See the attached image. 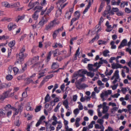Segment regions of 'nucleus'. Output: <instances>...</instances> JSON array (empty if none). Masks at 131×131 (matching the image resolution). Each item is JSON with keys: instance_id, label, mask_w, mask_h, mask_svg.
<instances>
[{"instance_id": "f257e3e1", "label": "nucleus", "mask_w": 131, "mask_h": 131, "mask_svg": "<svg viewBox=\"0 0 131 131\" xmlns=\"http://www.w3.org/2000/svg\"><path fill=\"white\" fill-rule=\"evenodd\" d=\"M104 63L107 64L108 62L106 60H104L101 61H99L98 63L96 62L93 64H88V69L89 70L92 71L93 72L97 71L99 68Z\"/></svg>"}, {"instance_id": "f03ea898", "label": "nucleus", "mask_w": 131, "mask_h": 131, "mask_svg": "<svg viewBox=\"0 0 131 131\" xmlns=\"http://www.w3.org/2000/svg\"><path fill=\"white\" fill-rule=\"evenodd\" d=\"M25 51V47L23 46L21 49L20 50V52L19 54L17 56V60L16 61V63H20L21 64L22 61L27 56V54L26 53L24 54V52Z\"/></svg>"}, {"instance_id": "7ed1b4c3", "label": "nucleus", "mask_w": 131, "mask_h": 131, "mask_svg": "<svg viewBox=\"0 0 131 131\" xmlns=\"http://www.w3.org/2000/svg\"><path fill=\"white\" fill-rule=\"evenodd\" d=\"M82 71V69L79 70L78 71L74 72V77H78V76L82 77V78L79 79L81 82L85 81L86 79V77L84 75V74L81 73Z\"/></svg>"}, {"instance_id": "20e7f679", "label": "nucleus", "mask_w": 131, "mask_h": 131, "mask_svg": "<svg viewBox=\"0 0 131 131\" xmlns=\"http://www.w3.org/2000/svg\"><path fill=\"white\" fill-rule=\"evenodd\" d=\"M105 26L107 27V28L105 30L107 32H110L111 31L113 28L114 27L116 28L117 26V25L115 24H114L113 27L111 26V25H109V22L108 21H107L105 24Z\"/></svg>"}, {"instance_id": "39448f33", "label": "nucleus", "mask_w": 131, "mask_h": 131, "mask_svg": "<svg viewBox=\"0 0 131 131\" xmlns=\"http://www.w3.org/2000/svg\"><path fill=\"white\" fill-rule=\"evenodd\" d=\"M112 93V91L111 90H108L107 91H104V92H102L100 94V97L102 99V101H104V97H107L108 95H110Z\"/></svg>"}, {"instance_id": "423d86ee", "label": "nucleus", "mask_w": 131, "mask_h": 131, "mask_svg": "<svg viewBox=\"0 0 131 131\" xmlns=\"http://www.w3.org/2000/svg\"><path fill=\"white\" fill-rule=\"evenodd\" d=\"M63 30V26L61 28H59L55 30L52 35L53 37V39L56 38V36L58 35L59 33L62 31Z\"/></svg>"}, {"instance_id": "0eeeda50", "label": "nucleus", "mask_w": 131, "mask_h": 131, "mask_svg": "<svg viewBox=\"0 0 131 131\" xmlns=\"http://www.w3.org/2000/svg\"><path fill=\"white\" fill-rule=\"evenodd\" d=\"M12 90L11 89H9L7 91L4 92L1 97V99H4L6 98L9 97V94Z\"/></svg>"}, {"instance_id": "6e6552de", "label": "nucleus", "mask_w": 131, "mask_h": 131, "mask_svg": "<svg viewBox=\"0 0 131 131\" xmlns=\"http://www.w3.org/2000/svg\"><path fill=\"white\" fill-rule=\"evenodd\" d=\"M81 73L84 74H86L88 76L90 77L91 78H93L94 75V73H91V72H88L86 70H83L82 69V71Z\"/></svg>"}, {"instance_id": "1a4fd4ad", "label": "nucleus", "mask_w": 131, "mask_h": 131, "mask_svg": "<svg viewBox=\"0 0 131 131\" xmlns=\"http://www.w3.org/2000/svg\"><path fill=\"white\" fill-rule=\"evenodd\" d=\"M17 26L16 24L10 23L8 25L7 27L8 30L9 31L14 29L16 28Z\"/></svg>"}, {"instance_id": "9d476101", "label": "nucleus", "mask_w": 131, "mask_h": 131, "mask_svg": "<svg viewBox=\"0 0 131 131\" xmlns=\"http://www.w3.org/2000/svg\"><path fill=\"white\" fill-rule=\"evenodd\" d=\"M49 19V16L48 13L45 14L43 17L41 19L42 21L45 24L47 23Z\"/></svg>"}, {"instance_id": "9b49d317", "label": "nucleus", "mask_w": 131, "mask_h": 131, "mask_svg": "<svg viewBox=\"0 0 131 131\" xmlns=\"http://www.w3.org/2000/svg\"><path fill=\"white\" fill-rule=\"evenodd\" d=\"M112 67L113 69H117L118 68H121V65L118 64H115L113 63L112 64Z\"/></svg>"}, {"instance_id": "f8f14e48", "label": "nucleus", "mask_w": 131, "mask_h": 131, "mask_svg": "<svg viewBox=\"0 0 131 131\" xmlns=\"http://www.w3.org/2000/svg\"><path fill=\"white\" fill-rule=\"evenodd\" d=\"M49 25L52 28L54 27L55 26L58 24L56 21V20L55 19L50 22L49 24Z\"/></svg>"}, {"instance_id": "ddd939ff", "label": "nucleus", "mask_w": 131, "mask_h": 131, "mask_svg": "<svg viewBox=\"0 0 131 131\" xmlns=\"http://www.w3.org/2000/svg\"><path fill=\"white\" fill-rule=\"evenodd\" d=\"M6 112L5 110L2 109H0V117H4L6 115Z\"/></svg>"}, {"instance_id": "4468645a", "label": "nucleus", "mask_w": 131, "mask_h": 131, "mask_svg": "<svg viewBox=\"0 0 131 131\" xmlns=\"http://www.w3.org/2000/svg\"><path fill=\"white\" fill-rule=\"evenodd\" d=\"M39 57L38 56H35L33 57L31 60L32 63H34L38 61L39 60Z\"/></svg>"}, {"instance_id": "2eb2a0df", "label": "nucleus", "mask_w": 131, "mask_h": 131, "mask_svg": "<svg viewBox=\"0 0 131 131\" xmlns=\"http://www.w3.org/2000/svg\"><path fill=\"white\" fill-rule=\"evenodd\" d=\"M39 11L36 10V11L34 14L32 15V18L35 20H36L37 19L38 16V13L39 12Z\"/></svg>"}, {"instance_id": "dca6fc26", "label": "nucleus", "mask_w": 131, "mask_h": 131, "mask_svg": "<svg viewBox=\"0 0 131 131\" xmlns=\"http://www.w3.org/2000/svg\"><path fill=\"white\" fill-rule=\"evenodd\" d=\"M91 5V0H89V2L87 7L84 9L83 12V14H85L88 11Z\"/></svg>"}, {"instance_id": "f3484780", "label": "nucleus", "mask_w": 131, "mask_h": 131, "mask_svg": "<svg viewBox=\"0 0 131 131\" xmlns=\"http://www.w3.org/2000/svg\"><path fill=\"white\" fill-rule=\"evenodd\" d=\"M62 104L66 109L69 107L68 102L67 99L65 100L63 102Z\"/></svg>"}, {"instance_id": "a211bd4d", "label": "nucleus", "mask_w": 131, "mask_h": 131, "mask_svg": "<svg viewBox=\"0 0 131 131\" xmlns=\"http://www.w3.org/2000/svg\"><path fill=\"white\" fill-rule=\"evenodd\" d=\"M105 2L102 1L101 3L100 7L99 8L98 12L99 13L100 12L102 9L103 7L105 5Z\"/></svg>"}, {"instance_id": "6ab92c4d", "label": "nucleus", "mask_w": 131, "mask_h": 131, "mask_svg": "<svg viewBox=\"0 0 131 131\" xmlns=\"http://www.w3.org/2000/svg\"><path fill=\"white\" fill-rule=\"evenodd\" d=\"M59 66V65L57 63L53 62L51 66V68L53 69H55L58 68Z\"/></svg>"}, {"instance_id": "aec40b11", "label": "nucleus", "mask_w": 131, "mask_h": 131, "mask_svg": "<svg viewBox=\"0 0 131 131\" xmlns=\"http://www.w3.org/2000/svg\"><path fill=\"white\" fill-rule=\"evenodd\" d=\"M62 14V10L61 9L59 8L58 10L57 11L56 15L57 17H58L59 16H60Z\"/></svg>"}, {"instance_id": "412c9836", "label": "nucleus", "mask_w": 131, "mask_h": 131, "mask_svg": "<svg viewBox=\"0 0 131 131\" xmlns=\"http://www.w3.org/2000/svg\"><path fill=\"white\" fill-rule=\"evenodd\" d=\"M119 71L118 70H116L114 74V75L112 77L111 79V80H113L114 79L115 77H119Z\"/></svg>"}, {"instance_id": "4be33fe9", "label": "nucleus", "mask_w": 131, "mask_h": 131, "mask_svg": "<svg viewBox=\"0 0 131 131\" xmlns=\"http://www.w3.org/2000/svg\"><path fill=\"white\" fill-rule=\"evenodd\" d=\"M88 87V86L87 85L83 83L82 84H81L80 85L79 88H78V89L79 90H81L82 89H84Z\"/></svg>"}, {"instance_id": "5701e85b", "label": "nucleus", "mask_w": 131, "mask_h": 131, "mask_svg": "<svg viewBox=\"0 0 131 131\" xmlns=\"http://www.w3.org/2000/svg\"><path fill=\"white\" fill-rule=\"evenodd\" d=\"M81 83L82 82L79 79L78 80H76L75 82V84L76 87L77 89L81 84Z\"/></svg>"}, {"instance_id": "b1692460", "label": "nucleus", "mask_w": 131, "mask_h": 131, "mask_svg": "<svg viewBox=\"0 0 131 131\" xmlns=\"http://www.w3.org/2000/svg\"><path fill=\"white\" fill-rule=\"evenodd\" d=\"M20 6V4L19 2H16L15 3L10 5L11 7H18Z\"/></svg>"}, {"instance_id": "393cba45", "label": "nucleus", "mask_w": 131, "mask_h": 131, "mask_svg": "<svg viewBox=\"0 0 131 131\" xmlns=\"http://www.w3.org/2000/svg\"><path fill=\"white\" fill-rule=\"evenodd\" d=\"M80 120V118L77 117L76 118L75 125L77 127H78L79 126V122Z\"/></svg>"}, {"instance_id": "a878e982", "label": "nucleus", "mask_w": 131, "mask_h": 131, "mask_svg": "<svg viewBox=\"0 0 131 131\" xmlns=\"http://www.w3.org/2000/svg\"><path fill=\"white\" fill-rule=\"evenodd\" d=\"M50 97L49 96V94H47L45 98V103L49 102L50 100Z\"/></svg>"}, {"instance_id": "bb28decb", "label": "nucleus", "mask_w": 131, "mask_h": 131, "mask_svg": "<svg viewBox=\"0 0 131 131\" xmlns=\"http://www.w3.org/2000/svg\"><path fill=\"white\" fill-rule=\"evenodd\" d=\"M104 20V18L102 17H101L100 19V20L99 22L98 25H96V28L97 29L99 27V26L101 25V24L103 22Z\"/></svg>"}, {"instance_id": "cd10ccee", "label": "nucleus", "mask_w": 131, "mask_h": 131, "mask_svg": "<svg viewBox=\"0 0 131 131\" xmlns=\"http://www.w3.org/2000/svg\"><path fill=\"white\" fill-rule=\"evenodd\" d=\"M19 118L18 117H17L16 121L15 123V124L16 126H19L20 123L19 122Z\"/></svg>"}, {"instance_id": "c85d7f7f", "label": "nucleus", "mask_w": 131, "mask_h": 131, "mask_svg": "<svg viewBox=\"0 0 131 131\" xmlns=\"http://www.w3.org/2000/svg\"><path fill=\"white\" fill-rule=\"evenodd\" d=\"M99 38V36L98 35H97L96 36H95L94 38H93L91 40L89 41V43H93L95 40H98Z\"/></svg>"}, {"instance_id": "c756f323", "label": "nucleus", "mask_w": 131, "mask_h": 131, "mask_svg": "<svg viewBox=\"0 0 131 131\" xmlns=\"http://www.w3.org/2000/svg\"><path fill=\"white\" fill-rule=\"evenodd\" d=\"M99 38V36L98 35H97L96 36H95L94 38H93L91 40L89 41V43H93L95 40H98Z\"/></svg>"}, {"instance_id": "7c9ffc66", "label": "nucleus", "mask_w": 131, "mask_h": 131, "mask_svg": "<svg viewBox=\"0 0 131 131\" xmlns=\"http://www.w3.org/2000/svg\"><path fill=\"white\" fill-rule=\"evenodd\" d=\"M71 16V14L69 13V12H66L65 15V17L67 18L68 20L69 19Z\"/></svg>"}, {"instance_id": "2f4dec72", "label": "nucleus", "mask_w": 131, "mask_h": 131, "mask_svg": "<svg viewBox=\"0 0 131 131\" xmlns=\"http://www.w3.org/2000/svg\"><path fill=\"white\" fill-rule=\"evenodd\" d=\"M98 44L99 45H106V41H103L101 40H100L98 41Z\"/></svg>"}, {"instance_id": "473e14b6", "label": "nucleus", "mask_w": 131, "mask_h": 131, "mask_svg": "<svg viewBox=\"0 0 131 131\" xmlns=\"http://www.w3.org/2000/svg\"><path fill=\"white\" fill-rule=\"evenodd\" d=\"M51 51H50L47 57L46 62L47 63H48L50 60L51 58Z\"/></svg>"}, {"instance_id": "72a5a7b5", "label": "nucleus", "mask_w": 131, "mask_h": 131, "mask_svg": "<svg viewBox=\"0 0 131 131\" xmlns=\"http://www.w3.org/2000/svg\"><path fill=\"white\" fill-rule=\"evenodd\" d=\"M52 28V27L48 24V25L46 26L45 29L46 30L49 31H50Z\"/></svg>"}, {"instance_id": "f704fd0d", "label": "nucleus", "mask_w": 131, "mask_h": 131, "mask_svg": "<svg viewBox=\"0 0 131 131\" xmlns=\"http://www.w3.org/2000/svg\"><path fill=\"white\" fill-rule=\"evenodd\" d=\"M15 44V41L13 40L10 41L9 43V46L10 48L13 47Z\"/></svg>"}, {"instance_id": "c9c22d12", "label": "nucleus", "mask_w": 131, "mask_h": 131, "mask_svg": "<svg viewBox=\"0 0 131 131\" xmlns=\"http://www.w3.org/2000/svg\"><path fill=\"white\" fill-rule=\"evenodd\" d=\"M74 15L75 17L78 18V19H79L80 16V12L78 11H76Z\"/></svg>"}, {"instance_id": "e433bc0d", "label": "nucleus", "mask_w": 131, "mask_h": 131, "mask_svg": "<svg viewBox=\"0 0 131 131\" xmlns=\"http://www.w3.org/2000/svg\"><path fill=\"white\" fill-rule=\"evenodd\" d=\"M74 73L73 74V76L72 77V79L71 80V82L72 83H74L75 82V80H77L78 78V77H74Z\"/></svg>"}, {"instance_id": "4c0bfd02", "label": "nucleus", "mask_w": 131, "mask_h": 131, "mask_svg": "<svg viewBox=\"0 0 131 131\" xmlns=\"http://www.w3.org/2000/svg\"><path fill=\"white\" fill-rule=\"evenodd\" d=\"M66 51L65 50H63L62 51H59L58 53V55H62L64 54H66Z\"/></svg>"}, {"instance_id": "58836bf2", "label": "nucleus", "mask_w": 131, "mask_h": 131, "mask_svg": "<svg viewBox=\"0 0 131 131\" xmlns=\"http://www.w3.org/2000/svg\"><path fill=\"white\" fill-rule=\"evenodd\" d=\"M70 50L69 52L68 53V54H67L66 55L64 56V58H67L69 56H70L71 55V50L72 48V47L71 46H70Z\"/></svg>"}, {"instance_id": "ea45409f", "label": "nucleus", "mask_w": 131, "mask_h": 131, "mask_svg": "<svg viewBox=\"0 0 131 131\" xmlns=\"http://www.w3.org/2000/svg\"><path fill=\"white\" fill-rule=\"evenodd\" d=\"M95 122L93 121L91 122L90 124L88 125V127L89 128H92L93 127V124H95Z\"/></svg>"}, {"instance_id": "a19ab883", "label": "nucleus", "mask_w": 131, "mask_h": 131, "mask_svg": "<svg viewBox=\"0 0 131 131\" xmlns=\"http://www.w3.org/2000/svg\"><path fill=\"white\" fill-rule=\"evenodd\" d=\"M119 80V81L121 80V79L119 78V77H116L115 78V80L113 82V83L114 84H115L118 81V80Z\"/></svg>"}, {"instance_id": "79ce46f5", "label": "nucleus", "mask_w": 131, "mask_h": 131, "mask_svg": "<svg viewBox=\"0 0 131 131\" xmlns=\"http://www.w3.org/2000/svg\"><path fill=\"white\" fill-rule=\"evenodd\" d=\"M114 41H112L110 43V44L111 45V48L112 49H115L116 48V46L114 45Z\"/></svg>"}, {"instance_id": "37998d69", "label": "nucleus", "mask_w": 131, "mask_h": 131, "mask_svg": "<svg viewBox=\"0 0 131 131\" xmlns=\"http://www.w3.org/2000/svg\"><path fill=\"white\" fill-rule=\"evenodd\" d=\"M59 50L58 49H56L55 50L53 51V52L54 53V57L57 56H58L57 55L58 52H59Z\"/></svg>"}, {"instance_id": "c03bdc74", "label": "nucleus", "mask_w": 131, "mask_h": 131, "mask_svg": "<svg viewBox=\"0 0 131 131\" xmlns=\"http://www.w3.org/2000/svg\"><path fill=\"white\" fill-rule=\"evenodd\" d=\"M65 1H64V0H59L56 3V4L57 5L59 4V5H60L64 3Z\"/></svg>"}, {"instance_id": "a18cd8bd", "label": "nucleus", "mask_w": 131, "mask_h": 131, "mask_svg": "<svg viewBox=\"0 0 131 131\" xmlns=\"http://www.w3.org/2000/svg\"><path fill=\"white\" fill-rule=\"evenodd\" d=\"M103 113H105L106 112L108 111L107 107V106H103Z\"/></svg>"}, {"instance_id": "49530a36", "label": "nucleus", "mask_w": 131, "mask_h": 131, "mask_svg": "<svg viewBox=\"0 0 131 131\" xmlns=\"http://www.w3.org/2000/svg\"><path fill=\"white\" fill-rule=\"evenodd\" d=\"M3 4L5 7H11L10 5L7 2H4L3 3Z\"/></svg>"}, {"instance_id": "de8ad7c7", "label": "nucleus", "mask_w": 131, "mask_h": 131, "mask_svg": "<svg viewBox=\"0 0 131 131\" xmlns=\"http://www.w3.org/2000/svg\"><path fill=\"white\" fill-rule=\"evenodd\" d=\"M78 18H77L76 17L73 18H72L71 21L70 26L72 25L74 21L76 20H78Z\"/></svg>"}, {"instance_id": "09e8293b", "label": "nucleus", "mask_w": 131, "mask_h": 131, "mask_svg": "<svg viewBox=\"0 0 131 131\" xmlns=\"http://www.w3.org/2000/svg\"><path fill=\"white\" fill-rule=\"evenodd\" d=\"M108 72L107 70V69L106 70L105 74L106 75H110L111 74L113 73V70H111L109 73H107V74H106V72Z\"/></svg>"}, {"instance_id": "8fccbe9b", "label": "nucleus", "mask_w": 131, "mask_h": 131, "mask_svg": "<svg viewBox=\"0 0 131 131\" xmlns=\"http://www.w3.org/2000/svg\"><path fill=\"white\" fill-rule=\"evenodd\" d=\"M41 106V105L37 106L35 109V112H38L40 111V110Z\"/></svg>"}, {"instance_id": "3c124183", "label": "nucleus", "mask_w": 131, "mask_h": 131, "mask_svg": "<svg viewBox=\"0 0 131 131\" xmlns=\"http://www.w3.org/2000/svg\"><path fill=\"white\" fill-rule=\"evenodd\" d=\"M13 78L12 75L9 74L6 76V79L8 80H10Z\"/></svg>"}, {"instance_id": "603ef678", "label": "nucleus", "mask_w": 131, "mask_h": 131, "mask_svg": "<svg viewBox=\"0 0 131 131\" xmlns=\"http://www.w3.org/2000/svg\"><path fill=\"white\" fill-rule=\"evenodd\" d=\"M109 52V51L106 50L104 51L103 52V55L105 57H106L107 56V54Z\"/></svg>"}, {"instance_id": "864d4df0", "label": "nucleus", "mask_w": 131, "mask_h": 131, "mask_svg": "<svg viewBox=\"0 0 131 131\" xmlns=\"http://www.w3.org/2000/svg\"><path fill=\"white\" fill-rule=\"evenodd\" d=\"M11 107V105L9 104H8L4 108L6 111H7Z\"/></svg>"}, {"instance_id": "5fc2aeb1", "label": "nucleus", "mask_w": 131, "mask_h": 131, "mask_svg": "<svg viewBox=\"0 0 131 131\" xmlns=\"http://www.w3.org/2000/svg\"><path fill=\"white\" fill-rule=\"evenodd\" d=\"M121 91L123 94H125L126 92L127 91V88H122Z\"/></svg>"}, {"instance_id": "6e6d98bb", "label": "nucleus", "mask_w": 131, "mask_h": 131, "mask_svg": "<svg viewBox=\"0 0 131 131\" xmlns=\"http://www.w3.org/2000/svg\"><path fill=\"white\" fill-rule=\"evenodd\" d=\"M43 7L40 6H36L34 8H33V9L34 10H35L36 9H37L38 10H41L42 9Z\"/></svg>"}, {"instance_id": "4d7b16f0", "label": "nucleus", "mask_w": 131, "mask_h": 131, "mask_svg": "<svg viewBox=\"0 0 131 131\" xmlns=\"http://www.w3.org/2000/svg\"><path fill=\"white\" fill-rule=\"evenodd\" d=\"M13 110L15 112L14 115H17L18 113L19 112L16 108L14 107H13Z\"/></svg>"}, {"instance_id": "13d9d810", "label": "nucleus", "mask_w": 131, "mask_h": 131, "mask_svg": "<svg viewBox=\"0 0 131 131\" xmlns=\"http://www.w3.org/2000/svg\"><path fill=\"white\" fill-rule=\"evenodd\" d=\"M77 39V37H73L71 38L70 40V43L71 45H72L73 44V41L74 40H75Z\"/></svg>"}, {"instance_id": "bf43d9fd", "label": "nucleus", "mask_w": 131, "mask_h": 131, "mask_svg": "<svg viewBox=\"0 0 131 131\" xmlns=\"http://www.w3.org/2000/svg\"><path fill=\"white\" fill-rule=\"evenodd\" d=\"M12 66H10L9 67L8 69V74H10L11 73V72L12 70Z\"/></svg>"}, {"instance_id": "052dcab7", "label": "nucleus", "mask_w": 131, "mask_h": 131, "mask_svg": "<svg viewBox=\"0 0 131 131\" xmlns=\"http://www.w3.org/2000/svg\"><path fill=\"white\" fill-rule=\"evenodd\" d=\"M41 1L40 3V4L42 6H44L45 4H46V1L45 0H41Z\"/></svg>"}, {"instance_id": "680f3d73", "label": "nucleus", "mask_w": 131, "mask_h": 131, "mask_svg": "<svg viewBox=\"0 0 131 131\" xmlns=\"http://www.w3.org/2000/svg\"><path fill=\"white\" fill-rule=\"evenodd\" d=\"M79 110L78 108H77L75 109L73 111L74 114L75 115H77L79 113Z\"/></svg>"}, {"instance_id": "e2e57ef3", "label": "nucleus", "mask_w": 131, "mask_h": 131, "mask_svg": "<svg viewBox=\"0 0 131 131\" xmlns=\"http://www.w3.org/2000/svg\"><path fill=\"white\" fill-rule=\"evenodd\" d=\"M103 120L102 119H99L97 121V123L100 124L101 125H103Z\"/></svg>"}, {"instance_id": "0e129e2a", "label": "nucleus", "mask_w": 131, "mask_h": 131, "mask_svg": "<svg viewBox=\"0 0 131 131\" xmlns=\"http://www.w3.org/2000/svg\"><path fill=\"white\" fill-rule=\"evenodd\" d=\"M28 105H29V106L26 107L27 110L28 111H32L33 110V108H31V107L30 106V104L29 103H28Z\"/></svg>"}, {"instance_id": "69168bd1", "label": "nucleus", "mask_w": 131, "mask_h": 131, "mask_svg": "<svg viewBox=\"0 0 131 131\" xmlns=\"http://www.w3.org/2000/svg\"><path fill=\"white\" fill-rule=\"evenodd\" d=\"M116 14L118 16H121L123 15V13L121 11H118L116 13Z\"/></svg>"}, {"instance_id": "338daca9", "label": "nucleus", "mask_w": 131, "mask_h": 131, "mask_svg": "<svg viewBox=\"0 0 131 131\" xmlns=\"http://www.w3.org/2000/svg\"><path fill=\"white\" fill-rule=\"evenodd\" d=\"M24 18V17L23 16H19L18 18V20L17 22H18L19 20H23Z\"/></svg>"}, {"instance_id": "774afa93", "label": "nucleus", "mask_w": 131, "mask_h": 131, "mask_svg": "<svg viewBox=\"0 0 131 131\" xmlns=\"http://www.w3.org/2000/svg\"><path fill=\"white\" fill-rule=\"evenodd\" d=\"M109 114L108 113H106V114L103 116L102 118L103 119L105 118L108 119V118Z\"/></svg>"}]
</instances>
